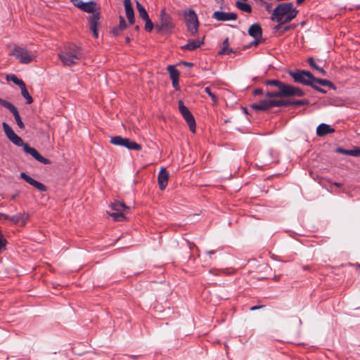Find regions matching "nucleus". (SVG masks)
Listing matches in <instances>:
<instances>
[{
    "label": "nucleus",
    "mask_w": 360,
    "mask_h": 360,
    "mask_svg": "<svg viewBox=\"0 0 360 360\" xmlns=\"http://www.w3.org/2000/svg\"><path fill=\"white\" fill-rule=\"evenodd\" d=\"M20 178H22L23 180H25L27 184H30L31 186H33L34 183L35 182V179H34L32 177L29 176L25 172H22L20 174Z\"/></svg>",
    "instance_id": "nucleus-36"
},
{
    "label": "nucleus",
    "mask_w": 360,
    "mask_h": 360,
    "mask_svg": "<svg viewBox=\"0 0 360 360\" xmlns=\"http://www.w3.org/2000/svg\"><path fill=\"white\" fill-rule=\"evenodd\" d=\"M336 151L341 154L349 155L350 149H345L343 148L338 147L337 148Z\"/></svg>",
    "instance_id": "nucleus-42"
},
{
    "label": "nucleus",
    "mask_w": 360,
    "mask_h": 360,
    "mask_svg": "<svg viewBox=\"0 0 360 360\" xmlns=\"http://www.w3.org/2000/svg\"><path fill=\"white\" fill-rule=\"evenodd\" d=\"M28 217L29 215L27 214H26L25 212H22L13 216H9L7 214L4 215V219L10 220L14 224H18L19 222H22L25 224L27 220Z\"/></svg>",
    "instance_id": "nucleus-20"
},
{
    "label": "nucleus",
    "mask_w": 360,
    "mask_h": 360,
    "mask_svg": "<svg viewBox=\"0 0 360 360\" xmlns=\"http://www.w3.org/2000/svg\"><path fill=\"white\" fill-rule=\"evenodd\" d=\"M184 64L186 66H188V67H192L193 65V64L192 63H190V62H184Z\"/></svg>",
    "instance_id": "nucleus-49"
},
{
    "label": "nucleus",
    "mask_w": 360,
    "mask_h": 360,
    "mask_svg": "<svg viewBox=\"0 0 360 360\" xmlns=\"http://www.w3.org/2000/svg\"><path fill=\"white\" fill-rule=\"evenodd\" d=\"M288 30H289V27H288H288H284V28H283V31H282L281 32H282V33H283L284 32H286V31H288Z\"/></svg>",
    "instance_id": "nucleus-53"
},
{
    "label": "nucleus",
    "mask_w": 360,
    "mask_h": 360,
    "mask_svg": "<svg viewBox=\"0 0 360 360\" xmlns=\"http://www.w3.org/2000/svg\"><path fill=\"white\" fill-rule=\"evenodd\" d=\"M282 94L283 97L288 96H298L302 97L305 95L304 91L298 86H295L290 84H284L282 89Z\"/></svg>",
    "instance_id": "nucleus-14"
},
{
    "label": "nucleus",
    "mask_w": 360,
    "mask_h": 360,
    "mask_svg": "<svg viewBox=\"0 0 360 360\" xmlns=\"http://www.w3.org/2000/svg\"><path fill=\"white\" fill-rule=\"evenodd\" d=\"M206 253L207 255H212V254H214L215 251L214 250H208V251L206 252Z\"/></svg>",
    "instance_id": "nucleus-51"
},
{
    "label": "nucleus",
    "mask_w": 360,
    "mask_h": 360,
    "mask_svg": "<svg viewBox=\"0 0 360 360\" xmlns=\"http://www.w3.org/2000/svg\"><path fill=\"white\" fill-rule=\"evenodd\" d=\"M72 4L88 13H92L88 18L89 23L90 30L93 32V35L95 38L98 37V33L97 30V26L99 25L100 13L96 11V4L93 1L84 2L82 0H72Z\"/></svg>",
    "instance_id": "nucleus-1"
},
{
    "label": "nucleus",
    "mask_w": 360,
    "mask_h": 360,
    "mask_svg": "<svg viewBox=\"0 0 360 360\" xmlns=\"http://www.w3.org/2000/svg\"><path fill=\"white\" fill-rule=\"evenodd\" d=\"M254 95H262L263 94V90L262 89L257 88L254 90L253 91Z\"/></svg>",
    "instance_id": "nucleus-46"
},
{
    "label": "nucleus",
    "mask_w": 360,
    "mask_h": 360,
    "mask_svg": "<svg viewBox=\"0 0 360 360\" xmlns=\"http://www.w3.org/2000/svg\"><path fill=\"white\" fill-rule=\"evenodd\" d=\"M22 64H29L35 60V56L30 54L28 50L24 47L15 45L11 53Z\"/></svg>",
    "instance_id": "nucleus-5"
},
{
    "label": "nucleus",
    "mask_w": 360,
    "mask_h": 360,
    "mask_svg": "<svg viewBox=\"0 0 360 360\" xmlns=\"http://www.w3.org/2000/svg\"><path fill=\"white\" fill-rule=\"evenodd\" d=\"M136 4L140 18H141L142 19H146L148 17H149L146 10L143 6V5L139 3V1H136Z\"/></svg>",
    "instance_id": "nucleus-32"
},
{
    "label": "nucleus",
    "mask_w": 360,
    "mask_h": 360,
    "mask_svg": "<svg viewBox=\"0 0 360 360\" xmlns=\"http://www.w3.org/2000/svg\"><path fill=\"white\" fill-rule=\"evenodd\" d=\"M110 207L113 212H109L108 214L116 221H122L126 217L124 216V212L126 210H129V207L120 201H115L110 204Z\"/></svg>",
    "instance_id": "nucleus-6"
},
{
    "label": "nucleus",
    "mask_w": 360,
    "mask_h": 360,
    "mask_svg": "<svg viewBox=\"0 0 360 360\" xmlns=\"http://www.w3.org/2000/svg\"><path fill=\"white\" fill-rule=\"evenodd\" d=\"M58 57L64 65L71 66L77 63L78 60L82 58V53L79 50H75L72 52L67 51L60 53Z\"/></svg>",
    "instance_id": "nucleus-8"
},
{
    "label": "nucleus",
    "mask_w": 360,
    "mask_h": 360,
    "mask_svg": "<svg viewBox=\"0 0 360 360\" xmlns=\"http://www.w3.org/2000/svg\"><path fill=\"white\" fill-rule=\"evenodd\" d=\"M265 96L269 98L283 97L282 94V89L275 91H268L265 94Z\"/></svg>",
    "instance_id": "nucleus-35"
},
{
    "label": "nucleus",
    "mask_w": 360,
    "mask_h": 360,
    "mask_svg": "<svg viewBox=\"0 0 360 360\" xmlns=\"http://www.w3.org/2000/svg\"><path fill=\"white\" fill-rule=\"evenodd\" d=\"M281 25H280V23H278L277 25L274 26V29L275 30H278L281 27Z\"/></svg>",
    "instance_id": "nucleus-50"
},
{
    "label": "nucleus",
    "mask_w": 360,
    "mask_h": 360,
    "mask_svg": "<svg viewBox=\"0 0 360 360\" xmlns=\"http://www.w3.org/2000/svg\"><path fill=\"white\" fill-rule=\"evenodd\" d=\"M110 143L115 146H123L129 150H141L142 148L141 146L136 142L120 136H112Z\"/></svg>",
    "instance_id": "nucleus-7"
},
{
    "label": "nucleus",
    "mask_w": 360,
    "mask_h": 360,
    "mask_svg": "<svg viewBox=\"0 0 360 360\" xmlns=\"http://www.w3.org/2000/svg\"><path fill=\"white\" fill-rule=\"evenodd\" d=\"M248 34L254 39H262V30L258 23L252 25L248 29Z\"/></svg>",
    "instance_id": "nucleus-22"
},
{
    "label": "nucleus",
    "mask_w": 360,
    "mask_h": 360,
    "mask_svg": "<svg viewBox=\"0 0 360 360\" xmlns=\"http://www.w3.org/2000/svg\"><path fill=\"white\" fill-rule=\"evenodd\" d=\"M297 13L298 11L297 9H295L288 13V14H286V15L281 16V18L275 20L274 21L277 22L278 23H280V25H283L290 22L297 16Z\"/></svg>",
    "instance_id": "nucleus-23"
},
{
    "label": "nucleus",
    "mask_w": 360,
    "mask_h": 360,
    "mask_svg": "<svg viewBox=\"0 0 360 360\" xmlns=\"http://www.w3.org/2000/svg\"><path fill=\"white\" fill-rule=\"evenodd\" d=\"M0 105L7 108L14 116L18 127L21 129L25 128V124L22 122L19 112L16 107L11 103L0 98Z\"/></svg>",
    "instance_id": "nucleus-12"
},
{
    "label": "nucleus",
    "mask_w": 360,
    "mask_h": 360,
    "mask_svg": "<svg viewBox=\"0 0 360 360\" xmlns=\"http://www.w3.org/2000/svg\"><path fill=\"white\" fill-rule=\"evenodd\" d=\"M6 79L7 81H12L15 84L18 85V86H22V84L25 83L22 79H20L14 74L7 75Z\"/></svg>",
    "instance_id": "nucleus-33"
},
{
    "label": "nucleus",
    "mask_w": 360,
    "mask_h": 360,
    "mask_svg": "<svg viewBox=\"0 0 360 360\" xmlns=\"http://www.w3.org/2000/svg\"><path fill=\"white\" fill-rule=\"evenodd\" d=\"M4 131L6 137L15 146H23L25 143L23 140L18 136L13 129L5 122L2 123Z\"/></svg>",
    "instance_id": "nucleus-11"
},
{
    "label": "nucleus",
    "mask_w": 360,
    "mask_h": 360,
    "mask_svg": "<svg viewBox=\"0 0 360 360\" xmlns=\"http://www.w3.org/2000/svg\"><path fill=\"white\" fill-rule=\"evenodd\" d=\"M4 215H6V214H3V213H1V212H0V217H4Z\"/></svg>",
    "instance_id": "nucleus-56"
},
{
    "label": "nucleus",
    "mask_w": 360,
    "mask_h": 360,
    "mask_svg": "<svg viewBox=\"0 0 360 360\" xmlns=\"http://www.w3.org/2000/svg\"><path fill=\"white\" fill-rule=\"evenodd\" d=\"M313 82L316 84H318L321 86H328L329 88H330L333 90L336 89V86H335V84L333 82H331L330 80H328L326 79H321V78L315 77V79H313Z\"/></svg>",
    "instance_id": "nucleus-25"
},
{
    "label": "nucleus",
    "mask_w": 360,
    "mask_h": 360,
    "mask_svg": "<svg viewBox=\"0 0 360 360\" xmlns=\"http://www.w3.org/2000/svg\"><path fill=\"white\" fill-rule=\"evenodd\" d=\"M127 28V22L124 18L120 15L119 18V25L117 27H115L112 30V33L115 36H117L120 33Z\"/></svg>",
    "instance_id": "nucleus-24"
},
{
    "label": "nucleus",
    "mask_w": 360,
    "mask_h": 360,
    "mask_svg": "<svg viewBox=\"0 0 360 360\" xmlns=\"http://www.w3.org/2000/svg\"><path fill=\"white\" fill-rule=\"evenodd\" d=\"M307 62L309 63V65L314 69L316 70L317 71H319L322 75H326V72L323 70V68H322L321 67L319 66L314 59L312 58V57H310L307 59Z\"/></svg>",
    "instance_id": "nucleus-28"
},
{
    "label": "nucleus",
    "mask_w": 360,
    "mask_h": 360,
    "mask_svg": "<svg viewBox=\"0 0 360 360\" xmlns=\"http://www.w3.org/2000/svg\"><path fill=\"white\" fill-rule=\"evenodd\" d=\"M308 99H287V100H275V102L272 103L276 107H286L290 105H299L304 106L309 104Z\"/></svg>",
    "instance_id": "nucleus-13"
},
{
    "label": "nucleus",
    "mask_w": 360,
    "mask_h": 360,
    "mask_svg": "<svg viewBox=\"0 0 360 360\" xmlns=\"http://www.w3.org/2000/svg\"><path fill=\"white\" fill-rule=\"evenodd\" d=\"M126 43H129L131 41V39L129 37H125Z\"/></svg>",
    "instance_id": "nucleus-52"
},
{
    "label": "nucleus",
    "mask_w": 360,
    "mask_h": 360,
    "mask_svg": "<svg viewBox=\"0 0 360 360\" xmlns=\"http://www.w3.org/2000/svg\"><path fill=\"white\" fill-rule=\"evenodd\" d=\"M127 19L129 24L132 25L134 23V16L131 17V18H127Z\"/></svg>",
    "instance_id": "nucleus-48"
},
{
    "label": "nucleus",
    "mask_w": 360,
    "mask_h": 360,
    "mask_svg": "<svg viewBox=\"0 0 360 360\" xmlns=\"http://www.w3.org/2000/svg\"><path fill=\"white\" fill-rule=\"evenodd\" d=\"M212 17L217 21H231L237 19V14L233 12L226 13L221 11H217L213 13Z\"/></svg>",
    "instance_id": "nucleus-16"
},
{
    "label": "nucleus",
    "mask_w": 360,
    "mask_h": 360,
    "mask_svg": "<svg viewBox=\"0 0 360 360\" xmlns=\"http://www.w3.org/2000/svg\"><path fill=\"white\" fill-rule=\"evenodd\" d=\"M335 185H336L337 186H341V184L340 183H335Z\"/></svg>",
    "instance_id": "nucleus-55"
},
{
    "label": "nucleus",
    "mask_w": 360,
    "mask_h": 360,
    "mask_svg": "<svg viewBox=\"0 0 360 360\" xmlns=\"http://www.w3.org/2000/svg\"><path fill=\"white\" fill-rule=\"evenodd\" d=\"M172 20V17L166 12V9L162 8L160 13V22L155 25L157 32L172 33L174 28Z\"/></svg>",
    "instance_id": "nucleus-3"
},
{
    "label": "nucleus",
    "mask_w": 360,
    "mask_h": 360,
    "mask_svg": "<svg viewBox=\"0 0 360 360\" xmlns=\"http://www.w3.org/2000/svg\"><path fill=\"white\" fill-rule=\"evenodd\" d=\"M146 24H145V30L147 31V32H151L153 27H154V25L153 23V22L151 21V20L149 18V17H148L146 19H143Z\"/></svg>",
    "instance_id": "nucleus-37"
},
{
    "label": "nucleus",
    "mask_w": 360,
    "mask_h": 360,
    "mask_svg": "<svg viewBox=\"0 0 360 360\" xmlns=\"http://www.w3.org/2000/svg\"><path fill=\"white\" fill-rule=\"evenodd\" d=\"M20 89L21 94L23 96V98L26 100L27 104H31L33 103V98L30 95L27 88L25 83L22 84V86H19Z\"/></svg>",
    "instance_id": "nucleus-26"
},
{
    "label": "nucleus",
    "mask_w": 360,
    "mask_h": 360,
    "mask_svg": "<svg viewBox=\"0 0 360 360\" xmlns=\"http://www.w3.org/2000/svg\"><path fill=\"white\" fill-rule=\"evenodd\" d=\"M183 15L187 31L190 33L191 36H198L200 23L195 11L192 8L188 9V11H184L183 12Z\"/></svg>",
    "instance_id": "nucleus-2"
},
{
    "label": "nucleus",
    "mask_w": 360,
    "mask_h": 360,
    "mask_svg": "<svg viewBox=\"0 0 360 360\" xmlns=\"http://www.w3.org/2000/svg\"><path fill=\"white\" fill-rule=\"evenodd\" d=\"M243 110V112H244L245 113H246V114L248 113V111H247V109H246V108H244Z\"/></svg>",
    "instance_id": "nucleus-54"
},
{
    "label": "nucleus",
    "mask_w": 360,
    "mask_h": 360,
    "mask_svg": "<svg viewBox=\"0 0 360 360\" xmlns=\"http://www.w3.org/2000/svg\"><path fill=\"white\" fill-rule=\"evenodd\" d=\"M335 132V129L326 123L320 124L316 128V135L318 136H324L326 134Z\"/></svg>",
    "instance_id": "nucleus-21"
},
{
    "label": "nucleus",
    "mask_w": 360,
    "mask_h": 360,
    "mask_svg": "<svg viewBox=\"0 0 360 360\" xmlns=\"http://www.w3.org/2000/svg\"><path fill=\"white\" fill-rule=\"evenodd\" d=\"M6 244V240L0 234V250H1Z\"/></svg>",
    "instance_id": "nucleus-44"
},
{
    "label": "nucleus",
    "mask_w": 360,
    "mask_h": 360,
    "mask_svg": "<svg viewBox=\"0 0 360 360\" xmlns=\"http://www.w3.org/2000/svg\"><path fill=\"white\" fill-rule=\"evenodd\" d=\"M264 307V305H255V306L251 307L250 309L251 311H255V310L263 308Z\"/></svg>",
    "instance_id": "nucleus-47"
},
{
    "label": "nucleus",
    "mask_w": 360,
    "mask_h": 360,
    "mask_svg": "<svg viewBox=\"0 0 360 360\" xmlns=\"http://www.w3.org/2000/svg\"><path fill=\"white\" fill-rule=\"evenodd\" d=\"M205 92L207 93L212 98V100L216 103L217 102V97L215 96L214 94H213L212 91H211V89L210 87H206L205 89Z\"/></svg>",
    "instance_id": "nucleus-39"
},
{
    "label": "nucleus",
    "mask_w": 360,
    "mask_h": 360,
    "mask_svg": "<svg viewBox=\"0 0 360 360\" xmlns=\"http://www.w3.org/2000/svg\"><path fill=\"white\" fill-rule=\"evenodd\" d=\"M232 49L229 47V39L228 38L225 39L223 41V47L221 51H219V54H230L233 53Z\"/></svg>",
    "instance_id": "nucleus-34"
},
{
    "label": "nucleus",
    "mask_w": 360,
    "mask_h": 360,
    "mask_svg": "<svg viewBox=\"0 0 360 360\" xmlns=\"http://www.w3.org/2000/svg\"><path fill=\"white\" fill-rule=\"evenodd\" d=\"M179 78L172 79V86L176 90H179Z\"/></svg>",
    "instance_id": "nucleus-43"
},
{
    "label": "nucleus",
    "mask_w": 360,
    "mask_h": 360,
    "mask_svg": "<svg viewBox=\"0 0 360 360\" xmlns=\"http://www.w3.org/2000/svg\"><path fill=\"white\" fill-rule=\"evenodd\" d=\"M167 70L169 73L171 79L179 78V71L175 68L174 65H168Z\"/></svg>",
    "instance_id": "nucleus-29"
},
{
    "label": "nucleus",
    "mask_w": 360,
    "mask_h": 360,
    "mask_svg": "<svg viewBox=\"0 0 360 360\" xmlns=\"http://www.w3.org/2000/svg\"><path fill=\"white\" fill-rule=\"evenodd\" d=\"M22 148L26 153L32 155L38 162L44 165H48L50 163L49 160L41 155V154L35 148L30 146V145L27 143H25L23 145Z\"/></svg>",
    "instance_id": "nucleus-15"
},
{
    "label": "nucleus",
    "mask_w": 360,
    "mask_h": 360,
    "mask_svg": "<svg viewBox=\"0 0 360 360\" xmlns=\"http://www.w3.org/2000/svg\"><path fill=\"white\" fill-rule=\"evenodd\" d=\"M262 41V39H255V40L250 44L249 47L252 46H257Z\"/></svg>",
    "instance_id": "nucleus-45"
},
{
    "label": "nucleus",
    "mask_w": 360,
    "mask_h": 360,
    "mask_svg": "<svg viewBox=\"0 0 360 360\" xmlns=\"http://www.w3.org/2000/svg\"><path fill=\"white\" fill-rule=\"evenodd\" d=\"M32 186L36 188L37 190H39V191H41V192L46 191V190H47V188L44 184H43L42 183L39 182L37 181H35V182L34 183Z\"/></svg>",
    "instance_id": "nucleus-38"
},
{
    "label": "nucleus",
    "mask_w": 360,
    "mask_h": 360,
    "mask_svg": "<svg viewBox=\"0 0 360 360\" xmlns=\"http://www.w3.org/2000/svg\"><path fill=\"white\" fill-rule=\"evenodd\" d=\"M295 9L296 8L292 2L280 4L273 11L271 20L274 21L281 16L286 15V14Z\"/></svg>",
    "instance_id": "nucleus-10"
},
{
    "label": "nucleus",
    "mask_w": 360,
    "mask_h": 360,
    "mask_svg": "<svg viewBox=\"0 0 360 360\" xmlns=\"http://www.w3.org/2000/svg\"><path fill=\"white\" fill-rule=\"evenodd\" d=\"M275 102V100H261L258 103H252L250 107L252 109L255 110H266L273 107H276L272 103Z\"/></svg>",
    "instance_id": "nucleus-17"
},
{
    "label": "nucleus",
    "mask_w": 360,
    "mask_h": 360,
    "mask_svg": "<svg viewBox=\"0 0 360 360\" xmlns=\"http://www.w3.org/2000/svg\"><path fill=\"white\" fill-rule=\"evenodd\" d=\"M169 173L165 167H162L158 174V181L160 190H164L167 186Z\"/></svg>",
    "instance_id": "nucleus-18"
},
{
    "label": "nucleus",
    "mask_w": 360,
    "mask_h": 360,
    "mask_svg": "<svg viewBox=\"0 0 360 360\" xmlns=\"http://www.w3.org/2000/svg\"><path fill=\"white\" fill-rule=\"evenodd\" d=\"M124 8H125V13H126L127 18H131V17L134 16V10H133V8H132V6L131 4V1L130 0L124 1Z\"/></svg>",
    "instance_id": "nucleus-27"
},
{
    "label": "nucleus",
    "mask_w": 360,
    "mask_h": 360,
    "mask_svg": "<svg viewBox=\"0 0 360 360\" xmlns=\"http://www.w3.org/2000/svg\"><path fill=\"white\" fill-rule=\"evenodd\" d=\"M311 87L313 88L314 90L320 92V93H322V94H326L327 93L326 90H325L324 89L319 86L317 84H314V82L312 83Z\"/></svg>",
    "instance_id": "nucleus-41"
},
{
    "label": "nucleus",
    "mask_w": 360,
    "mask_h": 360,
    "mask_svg": "<svg viewBox=\"0 0 360 360\" xmlns=\"http://www.w3.org/2000/svg\"><path fill=\"white\" fill-rule=\"evenodd\" d=\"M290 76L295 82L311 86L315 77L308 70L290 71Z\"/></svg>",
    "instance_id": "nucleus-4"
},
{
    "label": "nucleus",
    "mask_w": 360,
    "mask_h": 360,
    "mask_svg": "<svg viewBox=\"0 0 360 360\" xmlns=\"http://www.w3.org/2000/svg\"><path fill=\"white\" fill-rule=\"evenodd\" d=\"M204 39L205 37H203L202 40L188 39L187 44L182 46L181 49L182 50L194 51L204 44Z\"/></svg>",
    "instance_id": "nucleus-19"
},
{
    "label": "nucleus",
    "mask_w": 360,
    "mask_h": 360,
    "mask_svg": "<svg viewBox=\"0 0 360 360\" xmlns=\"http://www.w3.org/2000/svg\"><path fill=\"white\" fill-rule=\"evenodd\" d=\"M264 84L267 86H274L278 87V90L283 88L284 84L283 82L278 80V79H267L264 82Z\"/></svg>",
    "instance_id": "nucleus-30"
},
{
    "label": "nucleus",
    "mask_w": 360,
    "mask_h": 360,
    "mask_svg": "<svg viewBox=\"0 0 360 360\" xmlns=\"http://www.w3.org/2000/svg\"><path fill=\"white\" fill-rule=\"evenodd\" d=\"M178 108L179 112H181L184 119L186 120L187 124L188 125L190 130L193 133H195L196 125L194 117L193 116L192 113L188 110V108L184 105L182 101H179L178 102Z\"/></svg>",
    "instance_id": "nucleus-9"
},
{
    "label": "nucleus",
    "mask_w": 360,
    "mask_h": 360,
    "mask_svg": "<svg viewBox=\"0 0 360 360\" xmlns=\"http://www.w3.org/2000/svg\"><path fill=\"white\" fill-rule=\"evenodd\" d=\"M236 6L240 10L247 12V13H251L252 12V8L250 4L241 2L240 1H237L236 2Z\"/></svg>",
    "instance_id": "nucleus-31"
},
{
    "label": "nucleus",
    "mask_w": 360,
    "mask_h": 360,
    "mask_svg": "<svg viewBox=\"0 0 360 360\" xmlns=\"http://www.w3.org/2000/svg\"><path fill=\"white\" fill-rule=\"evenodd\" d=\"M349 155L354 157H360V148L355 147L353 149H350Z\"/></svg>",
    "instance_id": "nucleus-40"
}]
</instances>
